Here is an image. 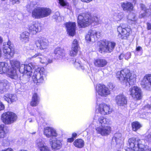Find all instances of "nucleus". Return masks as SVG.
Instances as JSON below:
<instances>
[{
    "label": "nucleus",
    "instance_id": "obj_6",
    "mask_svg": "<svg viewBox=\"0 0 151 151\" xmlns=\"http://www.w3.org/2000/svg\"><path fill=\"white\" fill-rule=\"evenodd\" d=\"M99 46V51L101 53L111 52L115 46V43L106 40L101 41Z\"/></svg>",
    "mask_w": 151,
    "mask_h": 151
},
{
    "label": "nucleus",
    "instance_id": "obj_34",
    "mask_svg": "<svg viewBox=\"0 0 151 151\" xmlns=\"http://www.w3.org/2000/svg\"><path fill=\"white\" fill-rule=\"evenodd\" d=\"M40 8L42 18L47 17L51 14L52 11L49 8L45 7Z\"/></svg>",
    "mask_w": 151,
    "mask_h": 151
},
{
    "label": "nucleus",
    "instance_id": "obj_47",
    "mask_svg": "<svg viewBox=\"0 0 151 151\" xmlns=\"http://www.w3.org/2000/svg\"><path fill=\"white\" fill-rule=\"evenodd\" d=\"M9 144V142L7 139H4L2 141V145L4 146H7Z\"/></svg>",
    "mask_w": 151,
    "mask_h": 151
},
{
    "label": "nucleus",
    "instance_id": "obj_38",
    "mask_svg": "<svg viewBox=\"0 0 151 151\" xmlns=\"http://www.w3.org/2000/svg\"><path fill=\"white\" fill-rule=\"evenodd\" d=\"M122 134L120 133H116L115 134L112 140L115 141L117 144H119L122 141Z\"/></svg>",
    "mask_w": 151,
    "mask_h": 151
},
{
    "label": "nucleus",
    "instance_id": "obj_53",
    "mask_svg": "<svg viewBox=\"0 0 151 151\" xmlns=\"http://www.w3.org/2000/svg\"><path fill=\"white\" fill-rule=\"evenodd\" d=\"M10 1L12 4H18L20 2L19 0H10Z\"/></svg>",
    "mask_w": 151,
    "mask_h": 151
},
{
    "label": "nucleus",
    "instance_id": "obj_60",
    "mask_svg": "<svg viewBox=\"0 0 151 151\" xmlns=\"http://www.w3.org/2000/svg\"><path fill=\"white\" fill-rule=\"evenodd\" d=\"M147 28L148 30H150L151 29V24L149 23L147 24Z\"/></svg>",
    "mask_w": 151,
    "mask_h": 151
},
{
    "label": "nucleus",
    "instance_id": "obj_12",
    "mask_svg": "<svg viewBox=\"0 0 151 151\" xmlns=\"http://www.w3.org/2000/svg\"><path fill=\"white\" fill-rule=\"evenodd\" d=\"M3 49L4 53L8 59H10L12 57L14 54L13 45L10 41H9L7 44L4 43L3 45Z\"/></svg>",
    "mask_w": 151,
    "mask_h": 151
},
{
    "label": "nucleus",
    "instance_id": "obj_50",
    "mask_svg": "<svg viewBox=\"0 0 151 151\" xmlns=\"http://www.w3.org/2000/svg\"><path fill=\"white\" fill-rule=\"evenodd\" d=\"M54 17L57 20L59 21L60 20V19L61 18L60 16V14L59 13H56L55 15L54 16Z\"/></svg>",
    "mask_w": 151,
    "mask_h": 151
},
{
    "label": "nucleus",
    "instance_id": "obj_17",
    "mask_svg": "<svg viewBox=\"0 0 151 151\" xmlns=\"http://www.w3.org/2000/svg\"><path fill=\"white\" fill-rule=\"evenodd\" d=\"M99 112L104 115L110 114L112 111V109L109 105L105 104H100L98 108Z\"/></svg>",
    "mask_w": 151,
    "mask_h": 151
},
{
    "label": "nucleus",
    "instance_id": "obj_48",
    "mask_svg": "<svg viewBox=\"0 0 151 151\" xmlns=\"http://www.w3.org/2000/svg\"><path fill=\"white\" fill-rule=\"evenodd\" d=\"M131 56V54L129 52H127L125 55H124V58L126 60H128L130 58Z\"/></svg>",
    "mask_w": 151,
    "mask_h": 151
},
{
    "label": "nucleus",
    "instance_id": "obj_41",
    "mask_svg": "<svg viewBox=\"0 0 151 151\" xmlns=\"http://www.w3.org/2000/svg\"><path fill=\"white\" fill-rule=\"evenodd\" d=\"M140 6L142 11L141 12V14H140L139 17L141 18H142L146 15L147 10L144 4H140Z\"/></svg>",
    "mask_w": 151,
    "mask_h": 151
},
{
    "label": "nucleus",
    "instance_id": "obj_19",
    "mask_svg": "<svg viewBox=\"0 0 151 151\" xmlns=\"http://www.w3.org/2000/svg\"><path fill=\"white\" fill-rule=\"evenodd\" d=\"M96 130L97 133L101 134L102 136L109 135L111 133V127L110 126L101 127L100 128H95Z\"/></svg>",
    "mask_w": 151,
    "mask_h": 151
},
{
    "label": "nucleus",
    "instance_id": "obj_29",
    "mask_svg": "<svg viewBox=\"0 0 151 151\" xmlns=\"http://www.w3.org/2000/svg\"><path fill=\"white\" fill-rule=\"evenodd\" d=\"M61 141L60 140L56 139L52 141L51 147L52 150H56L60 149L62 146Z\"/></svg>",
    "mask_w": 151,
    "mask_h": 151
},
{
    "label": "nucleus",
    "instance_id": "obj_52",
    "mask_svg": "<svg viewBox=\"0 0 151 151\" xmlns=\"http://www.w3.org/2000/svg\"><path fill=\"white\" fill-rule=\"evenodd\" d=\"M40 151H52L50 150V147L47 146L45 147L42 148Z\"/></svg>",
    "mask_w": 151,
    "mask_h": 151
},
{
    "label": "nucleus",
    "instance_id": "obj_15",
    "mask_svg": "<svg viewBox=\"0 0 151 151\" xmlns=\"http://www.w3.org/2000/svg\"><path fill=\"white\" fill-rule=\"evenodd\" d=\"M96 88L97 93L101 96L106 97L110 93L108 88L104 85L98 84Z\"/></svg>",
    "mask_w": 151,
    "mask_h": 151
},
{
    "label": "nucleus",
    "instance_id": "obj_16",
    "mask_svg": "<svg viewBox=\"0 0 151 151\" xmlns=\"http://www.w3.org/2000/svg\"><path fill=\"white\" fill-rule=\"evenodd\" d=\"M141 84L142 87L145 89L151 90V74L145 75L141 81Z\"/></svg>",
    "mask_w": 151,
    "mask_h": 151
},
{
    "label": "nucleus",
    "instance_id": "obj_44",
    "mask_svg": "<svg viewBox=\"0 0 151 151\" xmlns=\"http://www.w3.org/2000/svg\"><path fill=\"white\" fill-rule=\"evenodd\" d=\"M81 62L79 61L78 60H76L74 63V65L75 67L78 69L81 68L82 70L84 69V67L81 65Z\"/></svg>",
    "mask_w": 151,
    "mask_h": 151
},
{
    "label": "nucleus",
    "instance_id": "obj_8",
    "mask_svg": "<svg viewBox=\"0 0 151 151\" xmlns=\"http://www.w3.org/2000/svg\"><path fill=\"white\" fill-rule=\"evenodd\" d=\"M37 66L35 64L31 63L27 65L20 64L19 62V70L20 72L23 74H26L27 76H31L32 75L33 69L35 68Z\"/></svg>",
    "mask_w": 151,
    "mask_h": 151
},
{
    "label": "nucleus",
    "instance_id": "obj_7",
    "mask_svg": "<svg viewBox=\"0 0 151 151\" xmlns=\"http://www.w3.org/2000/svg\"><path fill=\"white\" fill-rule=\"evenodd\" d=\"M17 115L11 111H8L3 113L1 116V119L5 124H9L13 123L17 119Z\"/></svg>",
    "mask_w": 151,
    "mask_h": 151
},
{
    "label": "nucleus",
    "instance_id": "obj_20",
    "mask_svg": "<svg viewBox=\"0 0 151 151\" xmlns=\"http://www.w3.org/2000/svg\"><path fill=\"white\" fill-rule=\"evenodd\" d=\"M28 28L30 32L33 34H36L41 30L39 24L37 22H33L29 25Z\"/></svg>",
    "mask_w": 151,
    "mask_h": 151
},
{
    "label": "nucleus",
    "instance_id": "obj_18",
    "mask_svg": "<svg viewBox=\"0 0 151 151\" xmlns=\"http://www.w3.org/2000/svg\"><path fill=\"white\" fill-rule=\"evenodd\" d=\"M127 98L124 95L119 94L115 98L116 103L119 106H124L127 103Z\"/></svg>",
    "mask_w": 151,
    "mask_h": 151
},
{
    "label": "nucleus",
    "instance_id": "obj_13",
    "mask_svg": "<svg viewBox=\"0 0 151 151\" xmlns=\"http://www.w3.org/2000/svg\"><path fill=\"white\" fill-rule=\"evenodd\" d=\"M107 123V119L104 117L98 115L95 116L93 123L95 125V128L104 127L106 126Z\"/></svg>",
    "mask_w": 151,
    "mask_h": 151
},
{
    "label": "nucleus",
    "instance_id": "obj_2",
    "mask_svg": "<svg viewBox=\"0 0 151 151\" xmlns=\"http://www.w3.org/2000/svg\"><path fill=\"white\" fill-rule=\"evenodd\" d=\"M116 75V78L121 83L127 86L134 84L135 80L131 76L130 70L127 68L118 71Z\"/></svg>",
    "mask_w": 151,
    "mask_h": 151
},
{
    "label": "nucleus",
    "instance_id": "obj_22",
    "mask_svg": "<svg viewBox=\"0 0 151 151\" xmlns=\"http://www.w3.org/2000/svg\"><path fill=\"white\" fill-rule=\"evenodd\" d=\"M32 55L31 58V59L37 57L39 59V61L40 62L45 65H47L52 62V60L44 57L40 53L37 52L34 55Z\"/></svg>",
    "mask_w": 151,
    "mask_h": 151
},
{
    "label": "nucleus",
    "instance_id": "obj_56",
    "mask_svg": "<svg viewBox=\"0 0 151 151\" xmlns=\"http://www.w3.org/2000/svg\"><path fill=\"white\" fill-rule=\"evenodd\" d=\"M29 47V48L31 50H34L35 48V45L31 43L30 44Z\"/></svg>",
    "mask_w": 151,
    "mask_h": 151
},
{
    "label": "nucleus",
    "instance_id": "obj_62",
    "mask_svg": "<svg viewBox=\"0 0 151 151\" xmlns=\"http://www.w3.org/2000/svg\"><path fill=\"white\" fill-rule=\"evenodd\" d=\"M142 49V48L140 46L137 47L136 48V50L137 51H139Z\"/></svg>",
    "mask_w": 151,
    "mask_h": 151
},
{
    "label": "nucleus",
    "instance_id": "obj_55",
    "mask_svg": "<svg viewBox=\"0 0 151 151\" xmlns=\"http://www.w3.org/2000/svg\"><path fill=\"white\" fill-rule=\"evenodd\" d=\"M109 88L110 89H113L115 87V86L112 83H110L108 84Z\"/></svg>",
    "mask_w": 151,
    "mask_h": 151
},
{
    "label": "nucleus",
    "instance_id": "obj_32",
    "mask_svg": "<svg viewBox=\"0 0 151 151\" xmlns=\"http://www.w3.org/2000/svg\"><path fill=\"white\" fill-rule=\"evenodd\" d=\"M54 53L57 57L62 58L65 56V51L63 48L60 47H57L55 49Z\"/></svg>",
    "mask_w": 151,
    "mask_h": 151
},
{
    "label": "nucleus",
    "instance_id": "obj_1",
    "mask_svg": "<svg viewBox=\"0 0 151 151\" xmlns=\"http://www.w3.org/2000/svg\"><path fill=\"white\" fill-rule=\"evenodd\" d=\"M77 22L79 27L84 28L88 26L92 22L97 25L100 23V21L96 15L91 17L88 14L83 13L78 15Z\"/></svg>",
    "mask_w": 151,
    "mask_h": 151
},
{
    "label": "nucleus",
    "instance_id": "obj_31",
    "mask_svg": "<svg viewBox=\"0 0 151 151\" xmlns=\"http://www.w3.org/2000/svg\"><path fill=\"white\" fill-rule=\"evenodd\" d=\"M40 101V98L36 93H35L32 97L30 104L32 106H37L39 104Z\"/></svg>",
    "mask_w": 151,
    "mask_h": 151
},
{
    "label": "nucleus",
    "instance_id": "obj_51",
    "mask_svg": "<svg viewBox=\"0 0 151 151\" xmlns=\"http://www.w3.org/2000/svg\"><path fill=\"white\" fill-rule=\"evenodd\" d=\"M129 19L132 21H135L136 19H135V16L134 14H132L129 15Z\"/></svg>",
    "mask_w": 151,
    "mask_h": 151
},
{
    "label": "nucleus",
    "instance_id": "obj_33",
    "mask_svg": "<svg viewBox=\"0 0 151 151\" xmlns=\"http://www.w3.org/2000/svg\"><path fill=\"white\" fill-rule=\"evenodd\" d=\"M94 63L96 66L103 67L107 64V62L104 59H98L95 60Z\"/></svg>",
    "mask_w": 151,
    "mask_h": 151
},
{
    "label": "nucleus",
    "instance_id": "obj_58",
    "mask_svg": "<svg viewBox=\"0 0 151 151\" xmlns=\"http://www.w3.org/2000/svg\"><path fill=\"white\" fill-rule=\"evenodd\" d=\"M151 106L150 105L148 104L145 105L144 108V109H149L150 108Z\"/></svg>",
    "mask_w": 151,
    "mask_h": 151
},
{
    "label": "nucleus",
    "instance_id": "obj_45",
    "mask_svg": "<svg viewBox=\"0 0 151 151\" xmlns=\"http://www.w3.org/2000/svg\"><path fill=\"white\" fill-rule=\"evenodd\" d=\"M59 3L61 6L64 7L68 5V3L66 0H58Z\"/></svg>",
    "mask_w": 151,
    "mask_h": 151
},
{
    "label": "nucleus",
    "instance_id": "obj_35",
    "mask_svg": "<svg viewBox=\"0 0 151 151\" xmlns=\"http://www.w3.org/2000/svg\"><path fill=\"white\" fill-rule=\"evenodd\" d=\"M35 146L39 148L40 150L42 148L45 147L47 145H46L45 142L42 139L39 138L36 141Z\"/></svg>",
    "mask_w": 151,
    "mask_h": 151
},
{
    "label": "nucleus",
    "instance_id": "obj_10",
    "mask_svg": "<svg viewBox=\"0 0 151 151\" xmlns=\"http://www.w3.org/2000/svg\"><path fill=\"white\" fill-rule=\"evenodd\" d=\"M129 95L135 100H140L142 98V93L141 88L137 86H133L130 88L128 91Z\"/></svg>",
    "mask_w": 151,
    "mask_h": 151
},
{
    "label": "nucleus",
    "instance_id": "obj_63",
    "mask_svg": "<svg viewBox=\"0 0 151 151\" xmlns=\"http://www.w3.org/2000/svg\"><path fill=\"white\" fill-rule=\"evenodd\" d=\"M82 1L87 3H88L92 1V0H81Z\"/></svg>",
    "mask_w": 151,
    "mask_h": 151
},
{
    "label": "nucleus",
    "instance_id": "obj_59",
    "mask_svg": "<svg viewBox=\"0 0 151 151\" xmlns=\"http://www.w3.org/2000/svg\"><path fill=\"white\" fill-rule=\"evenodd\" d=\"M1 151H14V150L12 148H9L3 150Z\"/></svg>",
    "mask_w": 151,
    "mask_h": 151
},
{
    "label": "nucleus",
    "instance_id": "obj_4",
    "mask_svg": "<svg viewBox=\"0 0 151 151\" xmlns=\"http://www.w3.org/2000/svg\"><path fill=\"white\" fill-rule=\"evenodd\" d=\"M46 75V72L44 68L38 67L34 72L32 76L33 80L36 83H42Z\"/></svg>",
    "mask_w": 151,
    "mask_h": 151
},
{
    "label": "nucleus",
    "instance_id": "obj_27",
    "mask_svg": "<svg viewBox=\"0 0 151 151\" xmlns=\"http://www.w3.org/2000/svg\"><path fill=\"white\" fill-rule=\"evenodd\" d=\"M41 11L40 7H37L35 8L32 11V17L35 19H40L42 18Z\"/></svg>",
    "mask_w": 151,
    "mask_h": 151
},
{
    "label": "nucleus",
    "instance_id": "obj_23",
    "mask_svg": "<svg viewBox=\"0 0 151 151\" xmlns=\"http://www.w3.org/2000/svg\"><path fill=\"white\" fill-rule=\"evenodd\" d=\"M65 26L68 33L71 36H73L75 34V22H67L65 24Z\"/></svg>",
    "mask_w": 151,
    "mask_h": 151
},
{
    "label": "nucleus",
    "instance_id": "obj_57",
    "mask_svg": "<svg viewBox=\"0 0 151 151\" xmlns=\"http://www.w3.org/2000/svg\"><path fill=\"white\" fill-rule=\"evenodd\" d=\"M124 57V54H121L119 56V60H122Z\"/></svg>",
    "mask_w": 151,
    "mask_h": 151
},
{
    "label": "nucleus",
    "instance_id": "obj_30",
    "mask_svg": "<svg viewBox=\"0 0 151 151\" xmlns=\"http://www.w3.org/2000/svg\"><path fill=\"white\" fill-rule=\"evenodd\" d=\"M29 33L25 31L23 32L20 35V39L23 43H27L29 39Z\"/></svg>",
    "mask_w": 151,
    "mask_h": 151
},
{
    "label": "nucleus",
    "instance_id": "obj_36",
    "mask_svg": "<svg viewBox=\"0 0 151 151\" xmlns=\"http://www.w3.org/2000/svg\"><path fill=\"white\" fill-rule=\"evenodd\" d=\"M8 128L5 125L1 124L0 126V137L4 138L5 134L8 132Z\"/></svg>",
    "mask_w": 151,
    "mask_h": 151
},
{
    "label": "nucleus",
    "instance_id": "obj_43",
    "mask_svg": "<svg viewBox=\"0 0 151 151\" xmlns=\"http://www.w3.org/2000/svg\"><path fill=\"white\" fill-rule=\"evenodd\" d=\"M79 50L71 47V50L69 51V55L71 56L75 57L77 55Z\"/></svg>",
    "mask_w": 151,
    "mask_h": 151
},
{
    "label": "nucleus",
    "instance_id": "obj_39",
    "mask_svg": "<svg viewBox=\"0 0 151 151\" xmlns=\"http://www.w3.org/2000/svg\"><path fill=\"white\" fill-rule=\"evenodd\" d=\"M124 16L123 12L117 11L114 13V18L116 21H119L121 20L123 18Z\"/></svg>",
    "mask_w": 151,
    "mask_h": 151
},
{
    "label": "nucleus",
    "instance_id": "obj_61",
    "mask_svg": "<svg viewBox=\"0 0 151 151\" xmlns=\"http://www.w3.org/2000/svg\"><path fill=\"white\" fill-rule=\"evenodd\" d=\"M74 140V138L73 137L68 138V142H73Z\"/></svg>",
    "mask_w": 151,
    "mask_h": 151
},
{
    "label": "nucleus",
    "instance_id": "obj_3",
    "mask_svg": "<svg viewBox=\"0 0 151 151\" xmlns=\"http://www.w3.org/2000/svg\"><path fill=\"white\" fill-rule=\"evenodd\" d=\"M128 142L129 147L126 151H140L144 147L143 140L132 138L129 139Z\"/></svg>",
    "mask_w": 151,
    "mask_h": 151
},
{
    "label": "nucleus",
    "instance_id": "obj_5",
    "mask_svg": "<svg viewBox=\"0 0 151 151\" xmlns=\"http://www.w3.org/2000/svg\"><path fill=\"white\" fill-rule=\"evenodd\" d=\"M10 63L12 68H10L6 74L10 78L17 80L19 78L17 70L18 69L19 65V62L14 60H11Z\"/></svg>",
    "mask_w": 151,
    "mask_h": 151
},
{
    "label": "nucleus",
    "instance_id": "obj_54",
    "mask_svg": "<svg viewBox=\"0 0 151 151\" xmlns=\"http://www.w3.org/2000/svg\"><path fill=\"white\" fill-rule=\"evenodd\" d=\"M5 108L4 105L3 103L0 101V111L3 110Z\"/></svg>",
    "mask_w": 151,
    "mask_h": 151
},
{
    "label": "nucleus",
    "instance_id": "obj_11",
    "mask_svg": "<svg viewBox=\"0 0 151 151\" xmlns=\"http://www.w3.org/2000/svg\"><path fill=\"white\" fill-rule=\"evenodd\" d=\"M117 32L119 34L123 37L122 39H126L128 36L131 32V29L130 27L126 26V25L124 24H121L117 28Z\"/></svg>",
    "mask_w": 151,
    "mask_h": 151
},
{
    "label": "nucleus",
    "instance_id": "obj_49",
    "mask_svg": "<svg viewBox=\"0 0 151 151\" xmlns=\"http://www.w3.org/2000/svg\"><path fill=\"white\" fill-rule=\"evenodd\" d=\"M145 139L148 142L151 143V133L146 136Z\"/></svg>",
    "mask_w": 151,
    "mask_h": 151
},
{
    "label": "nucleus",
    "instance_id": "obj_24",
    "mask_svg": "<svg viewBox=\"0 0 151 151\" xmlns=\"http://www.w3.org/2000/svg\"><path fill=\"white\" fill-rule=\"evenodd\" d=\"M3 98L9 104H12L17 100V97L15 94L7 93L4 94Z\"/></svg>",
    "mask_w": 151,
    "mask_h": 151
},
{
    "label": "nucleus",
    "instance_id": "obj_40",
    "mask_svg": "<svg viewBox=\"0 0 151 151\" xmlns=\"http://www.w3.org/2000/svg\"><path fill=\"white\" fill-rule=\"evenodd\" d=\"M132 126L133 131H136L142 127V125L137 122H134L132 124Z\"/></svg>",
    "mask_w": 151,
    "mask_h": 151
},
{
    "label": "nucleus",
    "instance_id": "obj_64",
    "mask_svg": "<svg viewBox=\"0 0 151 151\" xmlns=\"http://www.w3.org/2000/svg\"><path fill=\"white\" fill-rule=\"evenodd\" d=\"M77 134L76 133H74L72 134V137H75L77 136Z\"/></svg>",
    "mask_w": 151,
    "mask_h": 151
},
{
    "label": "nucleus",
    "instance_id": "obj_37",
    "mask_svg": "<svg viewBox=\"0 0 151 151\" xmlns=\"http://www.w3.org/2000/svg\"><path fill=\"white\" fill-rule=\"evenodd\" d=\"M73 144L76 147L78 148H81L84 146V142L83 140L78 139L75 140Z\"/></svg>",
    "mask_w": 151,
    "mask_h": 151
},
{
    "label": "nucleus",
    "instance_id": "obj_14",
    "mask_svg": "<svg viewBox=\"0 0 151 151\" xmlns=\"http://www.w3.org/2000/svg\"><path fill=\"white\" fill-rule=\"evenodd\" d=\"M100 35V32H97L95 30H90L88 32V34L86 35L85 39L86 40L89 42H95L97 38L99 37Z\"/></svg>",
    "mask_w": 151,
    "mask_h": 151
},
{
    "label": "nucleus",
    "instance_id": "obj_42",
    "mask_svg": "<svg viewBox=\"0 0 151 151\" xmlns=\"http://www.w3.org/2000/svg\"><path fill=\"white\" fill-rule=\"evenodd\" d=\"M71 47L75 48V49L79 50L80 47L79 45V42L77 39H75L73 41Z\"/></svg>",
    "mask_w": 151,
    "mask_h": 151
},
{
    "label": "nucleus",
    "instance_id": "obj_25",
    "mask_svg": "<svg viewBox=\"0 0 151 151\" xmlns=\"http://www.w3.org/2000/svg\"><path fill=\"white\" fill-rule=\"evenodd\" d=\"M9 83L6 80L0 81V94L3 93L9 89Z\"/></svg>",
    "mask_w": 151,
    "mask_h": 151
},
{
    "label": "nucleus",
    "instance_id": "obj_28",
    "mask_svg": "<svg viewBox=\"0 0 151 151\" xmlns=\"http://www.w3.org/2000/svg\"><path fill=\"white\" fill-rule=\"evenodd\" d=\"M9 68L7 63L4 62H0V74H6Z\"/></svg>",
    "mask_w": 151,
    "mask_h": 151
},
{
    "label": "nucleus",
    "instance_id": "obj_9",
    "mask_svg": "<svg viewBox=\"0 0 151 151\" xmlns=\"http://www.w3.org/2000/svg\"><path fill=\"white\" fill-rule=\"evenodd\" d=\"M35 44L38 49L41 50H45L48 48L49 42L46 38L38 37L35 40Z\"/></svg>",
    "mask_w": 151,
    "mask_h": 151
},
{
    "label": "nucleus",
    "instance_id": "obj_21",
    "mask_svg": "<svg viewBox=\"0 0 151 151\" xmlns=\"http://www.w3.org/2000/svg\"><path fill=\"white\" fill-rule=\"evenodd\" d=\"M44 133L47 137H56L58 134L55 129L52 127H46L44 130Z\"/></svg>",
    "mask_w": 151,
    "mask_h": 151
},
{
    "label": "nucleus",
    "instance_id": "obj_26",
    "mask_svg": "<svg viewBox=\"0 0 151 151\" xmlns=\"http://www.w3.org/2000/svg\"><path fill=\"white\" fill-rule=\"evenodd\" d=\"M121 5L124 11L131 12L133 10V6L131 3L128 2H122Z\"/></svg>",
    "mask_w": 151,
    "mask_h": 151
},
{
    "label": "nucleus",
    "instance_id": "obj_46",
    "mask_svg": "<svg viewBox=\"0 0 151 151\" xmlns=\"http://www.w3.org/2000/svg\"><path fill=\"white\" fill-rule=\"evenodd\" d=\"M36 5V2H31L29 4H28L27 6V8L28 9H31L34 7Z\"/></svg>",
    "mask_w": 151,
    "mask_h": 151
}]
</instances>
